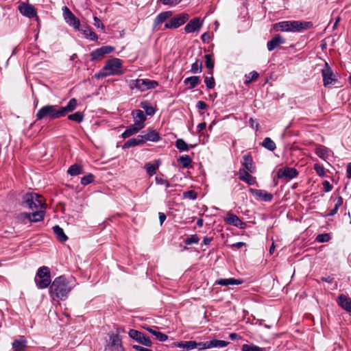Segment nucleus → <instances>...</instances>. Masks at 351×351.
Here are the masks:
<instances>
[{"label":"nucleus","mask_w":351,"mask_h":351,"mask_svg":"<svg viewBox=\"0 0 351 351\" xmlns=\"http://www.w3.org/2000/svg\"><path fill=\"white\" fill-rule=\"evenodd\" d=\"M72 290V287L66 279L60 276L56 278L49 287V293L53 300H64Z\"/></svg>","instance_id":"1"},{"label":"nucleus","mask_w":351,"mask_h":351,"mask_svg":"<svg viewBox=\"0 0 351 351\" xmlns=\"http://www.w3.org/2000/svg\"><path fill=\"white\" fill-rule=\"evenodd\" d=\"M122 61L119 58H112L108 60L105 66L95 74L97 79L103 78L110 75H122L123 72L121 70Z\"/></svg>","instance_id":"2"},{"label":"nucleus","mask_w":351,"mask_h":351,"mask_svg":"<svg viewBox=\"0 0 351 351\" xmlns=\"http://www.w3.org/2000/svg\"><path fill=\"white\" fill-rule=\"evenodd\" d=\"M313 27V23L308 21H286L275 24L277 30L300 32Z\"/></svg>","instance_id":"3"},{"label":"nucleus","mask_w":351,"mask_h":351,"mask_svg":"<svg viewBox=\"0 0 351 351\" xmlns=\"http://www.w3.org/2000/svg\"><path fill=\"white\" fill-rule=\"evenodd\" d=\"M62 117L58 105H46L38 110L36 120H53Z\"/></svg>","instance_id":"4"},{"label":"nucleus","mask_w":351,"mask_h":351,"mask_svg":"<svg viewBox=\"0 0 351 351\" xmlns=\"http://www.w3.org/2000/svg\"><path fill=\"white\" fill-rule=\"evenodd\" d=\"M23 204L32 210L45 209L46 204L43 196L34 193H27L23 197Z\"/></svg>","instance_id":"5"},{"label":"nucleus","mask_w":351,"mask_h":351,"mask_svg":"<svg viewBox=\"0 0 351 351\" xmlns=\"http://www.w3.org/2000/svg\"><path fill=\"white\" fill-rule=\"evenodd\" d=\"M158 82L148 79L134 80H131L129 83L130 88L132 90L136 89L141 92H144L149 89H154L158 86Z\"/></svg>","instance_id":"6"},{"label":"nucleus","mask_w":351,"mask_h":351,"mask_svg":"<svg viewBox=\"0 0 351 351\" xmlns=\"http://www.w3.org/2000/svg\"><path fill=\"white\" fill-rule=\"evenodd\" d=\"M62 14L65 22L71 27H73L75 30H80V21L72 13L69 8L66 6L62 8Z\"/></svg>","instance_id":"7"},{"label":"nucleus","mask_w":351,"mask_h":351,"mask_svg":"<svg viewBox=\"0 0 351 351\" xmlns=\"http://www.w3.org/2000/svg\"><path fill=\"white\" fill-rule=\"evenodd\" d=\"M189 19V14L186 13H182L173 18H171L165 25L167 29H176L183 24H184Z\"/></svg>","instance_id":"8"},{"label":"nucleus","mask_w":351,"mask_h":351,"mask_svg":"<svg viewBox=\"0 0 351 351\" xmlns=\"http://www.w3.org/2000/svg\"><path fill=\"white\" fill-rule=\"evenodd\" d=\"M114 48L112 46H103L100 48L96 49L93 51L90 54L91 61H99L101 60L106 55L113 52Z\"/></svg>","instance_id":"9"},{"label":"nucleus","mask_w":351,"mask_h":351,"mask_svg":"<svg viewBox=\"0 0 351 351\" xmlns=\"http://www.w3.org/2000/svg\"><path fill=\"white\" fill-rule=\"evenodd\" d=\"M128 334L131 338L135 339L136 341L145 346L149 347L152 344L149 338L146 335L141 332H139L136 330L131 329L129 331Z\"/></svg>","instance_id":"10"},{"label":"nucleus","mask_w":351,"mask_h":351,"mask_svg":"<svg viewBox=\"0 0 351 351\" xmlns=\"http://www.w3.org/2000/svg\"><path fill=\"white\" fill-rule=\"evenodd\" d=\"M322 74L324 86L331 85L337 80L335 75L327 62L325 63L324 67L322 70Z\"/></svg>","instance_id":"11"},{"label":"nucleus","mask_w":351,"mask_h":351,"mask_svg":"<svg viewBox=\"0 0 351 351\" xmlns=\"http://www.w3.org/2000/svg\"><path fill=\"white\" fill-rule=\"evenodd\" d=\"M110 343L108 347L110 351H124L121 339L117 334L109 333Z\"/></svg>","instance_id":"12"},{"label":"nucleus","mask_w":351,"mask_h":351,"mask_svg":"<svg viewBox=\"0 0 351 351\" xmlns=\"http://www.w3.org/2000/svg\"><path fill=\"white\" fill-rule=\"evenodd\" d=\"M203 25V21L199 17L192 19L184 27L186 33L199 31Z\"/></svg>","instance_id":"13"},{"label":"nucleus","mask_w":351,"mask_h":351,"mask_svg":"<svg viewBox=\"0 0 351 351\" xmlns=\"http://www.w3.org/2000/svg\"><path fill=\"white\" fill-rule=\"evenodd\" d=\"M298 171L294 168L285 167L280 169L278 171V178H285L286 180H291L298 176Z\"/></svg>","instance_id":"14"},{"label":"nucleus","mask_w":351,"mask_h":351,"mask_svg":"<svg viewBox=\"0 0 351 351\" xmlns=\"http://www.w3.org/2000/svg\"><path fill=\"white\" fill-rule=\"evenodd\" d=\"M249 191L257 199H260L265 202H271L273 199V195L264 190L250 189Z\"/></svg>","instance_id":"15"},{"label":"nucleus","mask_w":351,"mask_h":351,"mask_svg":"<svg viewBox=\"0 0 351 351\" xmlns=\"http://www.w3.org/2000/svg\"><path fill=\"white\" fill-rule=\"evenodd\" d=\"M19 10L23 15L28 18H32L36 15V11L35 8L30 4L23 3L19 5Z\"/></svg>","instance_id":"16"},{"label":"nucleus","mask_w":351,"mask_h":351,"mask_svg":"<svg viewBox=\"0 0 351 351\" xmlns=\"http://www.w3.org/2000/svg\"><path fill=\"white\" fill-rule=\"evenodd\" d=\"M337 304L345 311L351 313V298L348 296L341 294L338 296Z\"/></svg>","instance_id":"17"},{"label":"nucleus","mask_w":351,"mask_h":351,"mask_svg":"<svg viewBox=\"0 0 351 351\" xmlns=\"http://www.w3.org/2000/svg\"><path fill=\"white\" fill-rule=\"evenodd\" d=\"M132 116L134 119V123L139 125L141 128L145 127V121H146V117L143 111L141 110H134L132 112Z\"/></svg>","instance_id":"18"},{"label":"nucleus","mask_w":351,"mask_h":351,"mask_svg":"<svg viewBox=\"0 0 351 351\" xmlns=\"http://www.w3.org/2000/svg\"><path fill=\"white\" fill-rule=\"evenodd\" d=\"M77 106V101L75 98L69 100L66 106H59L62 117H64L67 113L73 112Z\"/></svg>","instance_id":"19"},{"label":"nucleus","mask_w":351,"mask_h":351,"mask_svg":"<svg viewBox=\"0 0 351 351\" xmlns=\"http://www.w3.org/2000/svg\"><path fill=\"white\" fill-rule=\"evenodd\" d=\"M225 221L230 225L242 228L243 222L234 214L228 213L225 218Z\"/></svg>","instance_id":"20"},{"label":"nucleus","mask_w":351,"mask_h":351,"mask_svg":"<svg viewBox=\"0 0 351 351\" xmlns=\"http://www.w3.org/2000/svg\"><path fill=\"white\" fill-rule=\"evenodd\" d=\"M285 40L279 34L276 35L271 40L267 42V47L268 51H271L280 45L284 44Z\"/></svg>","instance_id":"21"},{"label":"nucleus","mask_w":351,"mask_h":351,"mask_svg":"<svg viewBox=\"0 0 351 351\" xmlns=\"http://www.w3.org/2000/svg\"><path fill=\"white\" fill-rule=\"evenodd\" d=\"M249 171L245 169H239V178L247 183L250 185H252L256 182V178L249 173Z\"/></svg>","instance_id":"22"},{"label":"nucleus","mask_w":351,"mask_h":351,"mask_svg":"<svg viewBox=\"0 0 351 351\" xmlns=\"http://www.w3.org/2000/svg\"><path fill=\"white\" fill-rule=\"evenodd\" d=\"M242 165L245 167V170L253 173L255 170L252 157L250 153H248L243 156Z\"/></svg>","instance_id":"23"},{"label":"nucleus","mask_w":351,"mask_h":351,"mask_svg":"<svg viewBox=\"0 0 351 351\" xmlns=\"http://www.w3.org/2000/svg\"><path fill=\"white\" fill-rule=\"evenodd\" d=\"M330 152H332L331 150L324 145H319L315 148V154L317 156L325 161L330 156Z\"/></svg>","instance_id":"24"},{"label":"nucleus","mask_w":351,"mask_h":351,"mask_svg":"<svg viewBox=\"0 0 351 351\" xmlns=\"http://www.w3.org/2000/svg\"><path fill=\"white\" fill-rule=\"evenodd\" d=\"M176 347L183 348L184 350L189 351L196 348L195 341H177L174 343Z\"/></svg>","instance_id":"25"},{"label":"nucleus","mask_w":351,"mask_h":351,"mask_svg":"<svg viewBox=\"0 0 351 351\" xmlns=\"http://www.w3.org/2000/svg\"><path fill=\"white\" fill-rule=\"evenodd\" d=\"M144 140L142 135H138L136 138H132L127 141L123 145V147L124 149L129 148L131 147H135L137 145H141L144 144Z\"/></svg>","instance_id":"26"},{"label":"nucleus","mask_w":351,"mask_h":351,"mask_svg":"<svg viewBox=\"0 0 351 351\" xmlns=\"http://www.w3.org/2000/svg\"><path fill=\"white\" fill-rule=\"evenodd\" d=\"M143 128L139 126V125L134 123L133 125H130L126 130L122 134V137L123 138H128L132 135H134L138 133Z\"/></svg>","instance_id":"27"},{"label":"nucleus","mask_w":351,"mask_h":351,"mask_svg":"<svg viewBox=\"0 0 351 351\" xmlns=\"http://www.w3.org/2000/svg\"><path fill=\"white\" fill-rule=\"evenodd\" d=\"M160 164V160H156L153 163L149 162L145 164L144 168L146 170L147 173L149 176H152L156 173V170L158 169Z\"/></svg>","instance_id":"28"},{"label":"nucleus","mask_w":351,"mask_h":351,"mask_svg":"<svg viewBox=\"0 0 351 351\" xmlns=\"http://www.w3.org/2000/svg\"><path fill=\"white\" fill-rule=\"evenodd\" d=\"M172 14L173 13L171 11H165L160 12L154 19V26L156 27L162 24L165 21L170 18L172 16Z\"/></svg>","instance_id":"29"},{"label":"nucleus","mask_w":351,"mask_h":351,"mask_svg":"<svg viewBox=\"0 0 351 351\" xmlns=\"http://www.w3.org/2000/svg\"><path fill=\"white\" fill-rule=\"evenodd\" d=\"M27 341L23 336H21L19 339H16L12 343V349L14 351H23L26 348Z\"/></svg>","instance_id":"30"},{"label":"nucleus","mask_w":351,"mask_h":351,"mask_svg":"<svg viewBox=\"0 0 351 351\" xmlns=\"http://www.w3.org/2000/svg\"><path fill=\"white\" fill-rule=\"evenodd\" d=\"M243 281L240 279L235 278H221L216 281L217 285L221 286H229V285H241Z\"/></svg>","instance_id":"31"},{"label":"nucleus","mask_w":351,"mask_h":351,"mask_svg":"<svg viewBox=\"0 0 351 351\" xmlns=\"http://www.w3.org/2000/svg\"><path fill=\"white\" fill-rule=\"evenodd\" d=\"M142 136L145 143L147 141L158 142L160 139L158 132L154 130H149L147 134L142 135Z\"/></svg>","instance_id":"32"},{"label":"nucleus","mask_w":351,"mask_h":351,"mask_svg":"<svg viewBox=\"0 0 351 351\" xmlns=\"http://www.w3.org/2000/svg\"><path fill=\"white\" fill-rule=\"evenodd\" d=\"M79 31H81L84 36L90 40L95 41L98 39L97 35L92 30L89 26L84 27L82 29L80 28Z\"/></svg>","instance_id":"33"},{"label":"nucleus","mask_w":351,"mask_h":351,"mask_svg":"<svg viewBox=\"0 0 351 351\" xmlns=\"http://www.w3.org/2000/svg\"><path fill=\"white\" fill-rule=\"evenodd\" d=\"M200 82L201 80L199 76L189 77L184 80V84L189 86V89L194 88L200 83Z\"/></svg>","instance_id":"34"},{"label":"nucleus","mask_w":351,"mask_h":351,"mask_svg":"<svg viewBox=\"0 0 351 351\" xmlns=\"http://www.w3.org/2000/svg\"><path fill=\"white\" fill-rule=\"evenodd\" d=\"M53 230L54 234L56 236L57 239L60 242H65L68 237L64 234V230L62 228H60L59 226L56 225L53 227Z\"/></svg>","instance_id":"35"},{"label":"nucleus","mask_w":351,"mask_h":351,"mask_svg":"<svg viewBox=\"0 0 351 351\" xmlns=\"http://www.w3.org/2000/svg\"><path fill=\"white\" fill-rule=\"evenodd\" d=\"M45 209H36V210L32 213H30L31 221L38 222L44 219Z\"/></svg>","instance_id":"36"},{"label":"nucleus","mask_w":351,"mask_h":351,"mask_svg":"<svg viewBox=\"0 0 351 351\" xmlns=\"http://www.w3.org/2000/svg\"><path fill=\"white\" fill-rule=\"evenodd\" d=\"M67 173L71 176L82 174L84 173L82 166L78 164H74L69 168Z\"/></svg>","instance_id":"37"},{"label":"nucleus","mask_w":351,"mask_h":351,"mask_svg":"<svg viewBox=\"0 0 351 351\" xmlns=\"http://www.w3.org/2000/svg\"><path fill=\"white\" fill-rule=\"evenodd\" d=\"M34 280L37 287L39 289H42L48 287V286L51 284V278L49 277L40 279H37V278H35Z\"/></svg>","instance_id":"38"},{"label":"nucleus","mask_w":351,"mask_h":351,"mask_svg":"<svg viewBox=\"0 0 351 351\" xmlns=\"http://www.w3.org/2000/svg\"><path fill=\"white\" fill-rule=\"evenodd\" d=\"M51 278L49 269L46 266H43L40 267L37 271L35 278L37 279L44 278Z\"/></svg>","instance_id":"39"},{"label":"nucleus","mask_w":351,"mask_h":351,"mask_svg":"<svg viewBox=\"0 0 351 351\" xmlns=\"http://www.w3.org/2000/svg\"><path fill=\"white\" fill-rule=\"evenodd\" d=\"M141 108L145 110L148 116H153L155 114V110L147 101H143L141 103Z\"/></svg>","instance_id":"40"},{"label":"nucleus","mask_w":351,"mask_h":351,"mask_svg":"<svg viewBox=\"0 0 351 351\" xmlns=\"http://www.w3.org/2000/svg\"><path fill=\"white\" fill-rule=\"evenodd\" d=\"M147 330L154 335L160 341H165L168 339V336L160 331H157L152 328H147Z\"/></svg>","instance_id":"41"},{"label":"nucleus","mask_w":351,"mask_h":351,"mask_svg":"<svg viewBox=\"0 0 351 351\" xmlns=\"http://www.w3.org/2000/svg\"><path fill=\"white\" fill-rule=\"evenodd\" d=\"M209 342V348H223L227 346L229 344L228 341L218 340V339H212L208 341Z\"/></svg>","instance_id":"42"},{"label":"nucleus","mask_w":351,"mask_h":351,"mask_svg":"<svg viewBox=\"0 0 351 351\" xmlns=\"http://www.w3.org/2000/svg\"><path fill=\"white\" fill-rule=\"evenodd\" d=\"M261 145L269 151L275 150L276 143L269 137L265 138L261 143Z\"/></svg>","instance_id":"43"},{"label":"nucleus","mask_w":351,"mask_h":351,"mask_svg":"<svg viewBox=\"0 0 351 351\" xmlns=\"http://www.w3.org/2000/svg\"><path fill=\"white\" fill-rule=\"evenodd\" d=\"M202 70V62L199 60H196L191 65V72L192 73H199Z\"/></svg>","instance_id":"44"},{"label":"nucleus","mask_w":351,"mask_h":351,"mask_svg":"<svg viewBox=\"0 0 351 351\" xmlns=\"http://www.w3.org/2000/svg\"><path fill=\"white\" fill-rule=\"evenodd\" d=\"M343 202V200L342 197L341 196H338L334 208H332L330 211V213L328 214V216H333V215H335L337 213L339 207H341L342 206Z\"/></svg>","instance_id":"45"},{"label":"nucleus","mask_w":351,"mask_h":351,"mask_svg":"<svg viewBox=\"0 0 351 351\" xmlns=\"http://www.w3.org/2000/svg\"><path fill=\"white\" fill-rule=\"evenodd\" d=\"M68 119L77 123H81L84 120V114L81 112H76L69 115Z\"/></svg>","instance_id":"46"},{"label":"nucleus","mask_w":351,"mask_h":351,"mask_svg":"<svg viewBox=\"0 0 351 351\" xmlns=\"http://www.w3.org/2000/svg\"><path fill=\"white\" fill-rule=\"evenodd\" d=\"M176 147L180 151H188L189 145L182 138H178L176 141Z\"/></svg>","instance_id":"47"},{"label":"nucleus","mask_w":351,"mask_h":351,"mask_svg":"<svg viewBox=\"0 0 351 351\" xmlns=\"http://www.w3.org/2000/svg\"><path fill=\"white\" fill-rule=\"evenodd\" d=\"M242 351H263L262 348L254 344H243L241 348Z\"/></svg>","instance_id":"48"},{"label":"nucleus","mask_w":351,"mask_h":351,"mask_svg":"<svg viewBox=\"0 0 351 351\" xmlns=\"http://www.w3.org/2000/svg\"><path fill=\"white\" fill-rule=\"evenodd\" d=\"M178 161L182 164V167L187 168L192 162L191 158L188 155H184L180 157Z\"/></svg>","instance_id":"49"},{"label":"nucleus","mask_w":351,"mask_h":351,"mask_svg":"<svg viewBox=\"0 0 351 351\" xmlns=\"http://www.w3.org/2000/svg\"><path fill=\"white\" fill-rule=\"evenodd\" d=\"M94 181V176L91 173H89L87 176H84L81 179V184L82 185H87Z\"/></svg>","instance_id":"50"},{"label":"nucleus","mask_w":351,"mask_h":351,"mask_svg":"<svg viewBox=\"0 0 351 351\" xmlns=\"http://www.w3.org/2000/svg\"><path fill=\"white\" fill-rule=\"evenodd\" d=\"M330 239V236L328 233L319 234L316 237V241L319 243L327 242Z\"/></svg>","instance_id":"51"},{"label":"nucleus","mask_w":351,"mask_h":351,"mask_svg":"<svg viewBox=\"0 0 351 351\" xmlns=\"http://www.w3.org/2000/svg\"><path fill=\"white\" fill-rule=\"evenodd\" d=\"M199 241V237L196 234H193L184 241V243L186 245L197 244Z\"/></svg>","instance_id":"52"},{"label":"nucleus","mask_w":351,"mask_h":351,"mask_svg":"<svg viewBox=\"0 0 351 351\" xmlns=\"http://www.w3.org/2000/svg\"><path fill=\"white\" fill-rule=\"evenodd\" d=\"M205 59L206 67L210 70H213L214 67V61L213 60L210 54H206L205 56Z\"/></svg>","instance_id":"53"},{"label":"nucleus","mask_w":351,"mask_h":351,"mask_svg":"<svg viewBox=\"0 0 351 351\" xmlns=\"http://www.w3.org/2000/svg\"><path fill=\"white\" fill-rule=\"evenodd\" d=\"M204 82L208 88H213L215 86V80L213 77H206Z\"/></svg>","instance_id":"54"},{"label":"nucleus","mask_w":351,"mask_h":351,"mask_svg":"<svg viewBox=\"0 0 351 351\" xmlns=\"http://www.w3.org/2000/svg\"><path fill=\"white\" fill-rule=\"evenodd\" d=\"M314 169L319 176H324L325 174V169L323 166H320L318 164L314 165Z\"/></svg>","instance_id":"55"},{"label":"nucleus","mask_w":351,"mask_h":351,"mask_svg":"<svg viewBox=\"0 0 351 351\" xmlns=\"http://www.w3.org/2000/svg\"><path fill=\"white\" fill-rule=\"evenodd\" d=\"M259 74L255 71H253L252 72L250 73V77H249V80H246L245 82V84H248L249 83H250L251 82L255 80L256 79L258 78Z\"/></svg>","instance_id":"56"},{"label":"nucleus","mask_w":351,"mask_h":351,"mask_svg":"<svg viewBox=\"0 0 351 351\" xmlns=\"http://www.w3.org/2000/svg\"><path fill=\"white\" fill-rule=\"evenodd\" d=\"M184 197L190 199H195L197 198V193L194 191H188L184 193Z\"/></svg>","instance_id":"57"},{"label":"nucleus","mask_w":351,"mask_h":351,"mask_svg":"<svg viewBox=\"0 0 351 351\" xmlns=\"http://www.w3.org/2000/svg\"><path fill=\"white\" fill-rule=\"evenodd\" d=\"M196 348H198L199 350H206L209 349V342L205 341V342H196Z\"/></svg>","instance_id":"58"},{"label":"nucleus","mask_w":351,"mask_h":351,"mask_svg":"<svg viewBox=\"0 0 351 351\" xmlns=\"http://www.w3.org/2000/svg\"><path fill=\"white\" fill-rule=\"evenodd\" d=\"M156 182L158 184H165L166 188L170 187V184L167 180H164L161 178L156 177Z\"/></svg>","instance_id":"59"},{"label":"nucleus","mask_w":351,"mask_h":351,"mask_svg":"<svg viewBox=\"0 0 351 351\" xmlns=\"http://www.w3.org/2000/svg\"><path fill=\"white\" fill-rule=\"evenodd\" d=\"M164 5H174L181 2L182 0H159Z\"/></svg>","instance_id":"60"},{"label":"nucleus","mask_w":351,"mask_h":351,"mask_svg":"<svg viewBox=\"0 0 351 351\" xmlns=\"http://www.w3.org/2000/svg\"><path fill=\"white\" fill-rule=\"evenodd\" d=\"M18 219H20V220H22V221H25L26 219L29 220V221H31V216H30V213H20L19 215H18Z\"/></svg>","instance_id":"61"},{"label":"nucleus","mask_w":351,"mask_h":351,"mask_svg":"<svg viewBox=\"0 0 351 351\" xmlns=\"http://www.w3.org/2000/svg\"><path fill=\"white\" fill-rule=\"evenodd\" d=\"M93 20H94V25L95 27H97V28L101 27L102 29H104V24L101 23V20L98 17L94 16Z\"/></svg>","instance_id":"62"},{"label":"nucleus","mask_w":351,"mask_h":351,"mask_svg":"<svg viewBox=\"0 0 351 351\" xmlns=\"http://www.w3.org/2000/svg\"><path fill=\"white\" fill-rule=\"evenodd\" d=\"M323 186H324V191L326 192H329L332 190V185L330 184V182L327 180H325L323 182Z\"/></svg>","instance_id":"63"},{"label":"nucleus","mask_w":351,"mask_h":351,"mask_svg":"<svg viewBox=\"0 0 351 351\" xmlns=\"http://www.w3.org/2000/svg\"><path fill=\"white\" fill-rule=\"evenodd\" d=\"M132 348L137 351H152L149 348H146L138 345H134Z\"/></svg>","instance_id":"64"}]
</instances>
